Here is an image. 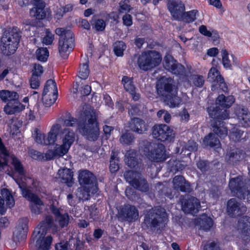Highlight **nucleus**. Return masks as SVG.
Segmentation results:
<instances>
[{
	"label": "nucleus",
	"instance_id": "34",
	"mask_svg": "<svg viewBox=\"0 0 250 250\" xmlns=\"http://www.w3.org/2000/svg\"><path fill=\"white\" fill-rule=\"evenodd\" d=\"M24 109V106L17 100L7 103L4 108V111L7 114L11 115L20 112Z\"/></svg>",
	"mask_w": 250,
	"mask_h": 250
},
{
	"label": "nucleus",
	"instance_id": "58",
	"mask_svg": "<svg viewBox=\"0 0 250 250\" xmlns=\"http://www.w3.org/2000/svg\"><path fill=\"white\" fill-rule=\"evenodd\" d=\"M221 54L222 56V62L223 65L226 68H230L231 67L230 62L228 58V53L227 51L223 49L221 50Z\"/></svg>",
	"mask_w": 250,
	"mask_h": 250
},
{
	"label": "nucleus",
	"instance_id": "21",
	"mask_svg": "<svg viewBox=\"0 0 250 250\" xmlns=\"http://www.w3.org/2000/svg\"><path fill=\"white\" fill-rule=\"evenodd\" d=\"M51 212L55 215L56 221L58 222L61 228L66 227L69 222L70 217L68 213H62V209L58 208L54 205L50 208Z\"/></svg>",
	"mask_w": 250,
	"mask_h": 250
},
{
	"label": "nucleus",
	"instance_id": "60",
	"mask_svg": "<svg viewBox=\"0 0 250 250\" xmlns=\"http://www.w3.org/2000/svg\"><path fill=\"white\" fill-rule=\"evenodd\" d=\"M129 0H125L120 3V8L119 12L122 13L129 12L130 10V6L129 5Z\"/></svg>",
	"mask_w": 250,
	"mask_h": 250
},
{
	"label": "nucleus",
	"instance_id": "26",
	"mask_svg": "<svg viewBox=\"0 0 250 250\" xmlns=\"http://www.w3.org/2000/svg\"><path fill=\"white\" fill-rule=\"evenodd\" d=\"M120 215L128 221H132L137 219L139 213L135 206L127 204L122 208L120 211Z\"/></svg>",
	"mask_w": 250,
	"mask_h": 250
},
{
	"label": "nucleus",
	"instance_id": "62",
	"mask_svg": "<svg viewBox=\"0 0 250 250\" xmlns=\"http://www.w3.org/2000/svg\"><path fill=\"white\" fill-rule=\"evenodd\" d=\"M105 25L103 20H98L94 23V27L97 31H103L105 28Z\"/></svg>",
	"mask_w": 250,
	"mask_h": 250
},
{
	"label": "nucleus",
	"instance_id": "14",
	"mask_svg": "<svg viewBox=\"0 0 250 250\" xmlns=\"http://www.w3.org/2000/svg\"><path fill=\"white\" fill-rule=\"evenodd\" d=\"M46 233L42 229H35L33 233L32 238L38 250H47L50 247L52 237L48 236L45 238Z\"/></svg>",
	"mask_w": 250,
	"mask_h": 250
},
{
	"label": "nucleus",
	"instance_id": "51",
	"mask_svg": "<svg viewBox=\"0 0 250 250\" xmlns=\"http://www.w3.org/2000/svg\"><path fill=\"white\" fill-rule=\"evenodd\" d=\"M126 48L125 43L122 41L116 42L114 44V52L116 56L118 57L122 56L124 54V51Z\"/></svg>",
	"mask_w": 250,
	"mask_h": 250
},
{
	"label": "nucleus",
	"instance_id": "44",
	"mask_svg": "<svg viewBox=\"0 0 250 250\" xmlns=\"http://www.w3.org/2000/svg\"><path fill=\"white\" fill-rule=\"evenodd\" d=\"M197 12V10H192L187 12L184 11L181 14V18L176 20L183 21L186 23L192 22L195 20Z\"/></svg>",
	"mask_w": 250,
	"mask_h": 250
},
{
	"label": "nucleus",
	"instance_id": "41",
	"mask_svg": "<svg viewBox=\"0 0 250 250\" xmlns=\"http://www.w3.org/2000/svg\"><path fill=\"white\" fill-rule=\"evenodd\" d=\"M212 219L206 215H203L201 218L198 219L197 225L200 229L208 230L212 226Z\"/></svg>",
	"mask_w": 250,
	"mask_h": 250
},
{
	"label": "nucleus",
	"instance_id": "35",
	"mask_svg": "<svg viewBox=\"0 0 250 250\" xmlns=\"http://www.w3.org/2000/svg\"><path fill=\"white\" fill-rule=\"evenodd\" d=\"M238 228L244 236H250V217H242L238 221Z\"/></svg>",
	"mask_w": 250,
	"mask_h": 250
},
{
	"label": "nucleus",
	"instance_id": "16",
	"mask_svg": "<svg viewBox=\"0 0 250 250\" xmlns=\"http://www.w3.org/2000/svg\"><path fill=\"white\" fill-rule=\"evenodd\" d=\"M208 78L210 81L212 82V90L220 89L223 91H227L228 87L224 82V80L219 74V72L216 68L212 67L210 69L208 74Z\"/></svg>",
	"mask_w": 250,
	"mask_h": 250
},
{
	"label": "nucleus",
	"instance_id": "61",
	"mask_svg": "<svg viewBox=\"0 0 250 250\" xmlns=\"http://www.w3.org/2000/svg\"><path fill=\"white\" fill-rule=\"evenodd\" d=\"M29 153L31 157L34 159L42 160L44 159L43 154L35 150H29Z\"/></svg>",
	"mask_w": 250,
	"mask_h": 250
},
{
	"label": "nucleus",
	"instance_id": "47",
	"mask_svg": "<svg viewBox=\"0 0 250 250\" xmlns=\"http://www.w3.org/2000/svg\"><path fill=\"white\" fill-rule=\"evenodd\" d=\"M1 192L2 197L5 198L6 205L9 208L13 207L15 205V200L10 191L6 188H3Z\"/></svg>",
	"mask_w": 250,
	"mask_h": 250
},
{
	"label": "nucleus",
	"instance_id": "3",
	"mask_svg": "<svg viewBox=\"0 0 250 250\" xmlns=\"http://www.w3.org/2000/svg\"><path fill=\"white\" fill-rule=\"evenodd\" d=\"M21 38V33L16 27L5 30L1 38L0 47L2 53L9 56L14 53L18 48Z\"/></svg>",
	"mask_w": 250,
	"mask_h": 250
},
{
	"label": "nucleus",
	"instance_id": "4",
	"mask_svg": "<svg viewBox=\"0 0 250 250\" xmlns=\"http://www.w3.org/2000/svg\"><path fill=\"white\" fill-rule=\"evenodd\" d=\"M56 34L60 36L59 42V51L61 56L66 59L74 46V37L72 32L65 28H58Z\"/></svg>",
	"mask_w": 250,
	"mask_h": 250
},
{
	"label": "nucleus",
	"instance_id": "38",
	"mask_svg": "<svg viewBox=\"0 0 250 250\" xmlns=\"http://www.w3.org/2000/svg\"><path fill=\"white\" fill-rule=\"evenodd\" d=\"M18 94L14 91L2 90L0 91V98L5 102H11L19 99Z\"/></svg>",
	"mask_w": 250,
	"mask_h": 250
},
{
	"label": "nucleus",
	"instance_id": "27",
	"mask_svg": "<svg viewBox=\"0 0 250 250\" xmlns=\"http://www.w3.org/2000/svg\"><path fill=\"white\" fill-rule=\"evenodd\" d=\"M229 137L233 142H241L247 140L249 136L247 132L240 127L235 126L230 130Z\"/></svg>",
	"mask_w": 250,
	"mask_h": 250
},
{
	"label": "nucleus",
	"instance_id": "17",
	"mask_svg": "<svg viewBox=\"0 0 250 250\" xmlns=\"http://www.w3.org/2000/svg\"><path fill=\"white\" fill-rule=\"evenodd\" d=\"M23 178H21V180L14 178L21 189L23 196L31 202L30 205H43V203L40 198L27 187L26 183L22 181Z\"/></svg>",
	"mask_w": 250,
	"mask_h": 250
},
{
	"label": "nucleus",
	"instance_id": "22",
	"mask_svg": "<svg viewBox=\"0 0 250 250\" xmlns=\"http://www.w3.org/2000/svg\"><path fill=\"white\" fill-rule=\"evenodd\" d=\"M209 115L212 120H222L229 118V112L228 109L217 105L210 107L208 109Z\"/></svg>",
	"mask_w": 250,
	"mask_h": 250
},
{
	"label": "nucleus",
	"instance_id": "59",
	"mask_svg": "<svg viewBox=\"0 0 250 250\" xmlns=\"http://www.w3.org/2000/svg\"><path fill=\"white\" fill-rule=\"evenodd\" d=\"M40 76L32 74L30 83L31 87L33 89L38 88L40 85Z\"/></svg>",
	"mask_w": 250,
	"mask_h": 250
},
{
	"label": "nucleus",
	"instance_id": "2",
	"mask_svg": "<svg viewBox=\"0 0 250 250\" xmlns=\"http://www.w3.org/2000/svg\"><path fill=\"white\" fill-rule=\"evenodd\" d=\"M173 80L170 77L160 78L156 85L158 94L164 98V102L170 107L178 106L182 102L181 98L177 96V92L172 85Z\"/></svg>",
	"mask_w": 250,
	"mask_h": 250
},
{
	"label": "nucleus",
	"instance_id": "33",
	"mask_svg": "<svg viewBox=\"0 0 250 250\" xmlns=\"http://www.w3.org/2000/svg\"><path fill=\"white\" fill-rule=\"evenodd\" d=\"M59 178L61 179L62 182L71 187L73 183V172L69 168H63L60 169L58 171Z\"/></svg>",
	"mask_w": 250,
	"mask_h": 250
},
{
	"label": "nucleus",
	"instance_id": "42",
	"mask_svg": "<svg viewBox=\"0 0 250 250\" xmlns=\"http://www.w3.org/2000/svg\"><path fill=\"white\" fill-rule=\"evenodd\" d=\"M92 193L90 188L87 186L78 188L76 192V196L80 200H87L90 196V193Z\"/></svg>",
	"mask_w": 250,
	"mask_h": 250
},
{
	"label": "nucleus",
	"instance_id": "56",
	"mask_svg": "<svg viewBox=\"0 0 250 250\" xmlns=\"http://www.w3.org/2000/svg\"><path fill=\"white\" fill-rule=\"evenodd\" d=\"M198 145L196 144L195 142L193 141H189L186 146H185V148H183L182 150V152L186 151L188 150V152L187 153V155H188L190 154V152L196 151L197 150ZM186 153V152H185Z\"/></svg>",
	"mask_w": 250,
	"mask_h": 250
},
{
	"label": "nucleus",
	"instance_id": "29",
	"mask_svg": "<svg viewBox=\"0 0 250 250\" xmlns=\"http://www.w3.org/2000/svg\"><path fill=\"white\" fill-rule=\"evenodd\" d=\"M48 229H52L54 232L57 231L58 227L51 215H46L35 229H42L45 233H46Z\"/></svg>",
	"mask_w": 250,
	"mask_h": 250
},
{
	"label": "nucleus",
	"instance_id": "54",
	"mask_svg": "<svg viewBox=\"0 0 250 250\" xmlns=\"http://www.w3.org/2000/svg\"><path fill=\"white\" fill-rule=\"evenodd\" d=\"M39 108L38 106H35L28 108L26 112V117L29 120H34L38 116Z\"/></svg>",
	"mask_w": 250,
	"mask_h": 250
},
{
	"label": "nucleus",
	"instance_id": "40",
	"mask_svg": "<svg viewBox=\"0 0 250 250\" xmlns=\"http://www.w3.org/2000/svg\"><path fill=\"white\" fill-rule=\"evenodd\" d=\"M58 96V90L55 82L51 79L48 80L44 85L42 95Z\"/></svg>",
	"mask_w": 250,
	"mask_h": 250
},
{
	"label": "nucleus",
	"instance_id": "55",
	"mask_svg": "<svg viewBox=\"0 0 250 250\" xmlns=\"http://www.w3.org/2000/svg\"><path fill=\"white\" fill-rule=\"evenodd\" d=\"M134 139V136L133 134L126 132L121 136L120 141L123 145H130L133 142Z\"/></svg>",
	"mask_w": 250,
	"mask_h": 250
},
{
	"label": "nucleus",
	"instance_id": "46",
	"mask_svg": "<svg viewBox=\"0 0 250 250\" xmlns=\"http://www.w3.org/2000/svg\"><path fill=\"white\" fill-rule=\"evenodd\" d=\"M135 156V153L133 151H129L125 154V163L131 168L135 167L138 164Z\"/></svg>",
	"mask_w": 250,
	"mask_h": 250
},
{
	"label": "nucleus",
	"instance_id": "57",
	"mask_svg": "<svg viewBox=\"0 0 250 250\" xmlns=\"http://www.w3.org/2000/svg\"><path fill=\"white\" fill-rule=\"evenodd\" d=\"M46 35L42 39V43L46 45L51 44L54 40V35L49 30L46 29Z\"/></svg>",
	"mask_w": 250,
	"mask_h": 250
},
{
	"label": "nucleus",
	"instance_id": "7",
	"mask_svg": "<svg viewBox=\"0 0 250 250\" xmlns=\"http://www.w3.org/2000/svg\"><path fill=\"white\" fill-rule=\"evenodd\" d=\"M124 176L126 181L135 189L142 192L149 191V184L141 173L133 170H127L125 172Z\"/></svg>",
	"mask_w": 250,
	"mask_h": 250
},
{
	"label": "nucleus",
	"instance_id": "36",
	"mask_svg": "<svg viewBox=\"0 0 250 250\" xmlns=\"http://www.w3.org/2000/svg\"><path fill=\"white\" fill-rule=\"evenodd\" d=\"M234 102V98L232 96H225L221 94L216 100L215 105L221 106L228 109Z\"/></svg>",
	"mask_w": 250,
	"mask_h": 250
},
{
	"label": "nucleus",
	"instance_id": "11",
	"mask_svg": "<svg viewBox=\"0 0 250 250\" xmlns=\"http://www.w3.org/2000/svg\"><path fill=\"white\" fill-rule=\"evenodd\" d=\"M153 137L161 141H172L175 137L173 130L165 124L156 125L152 128Z\"/></svg>",
	"mask_w": 250,
	"mask_h": 250
},
{
	"label": "nucleus",
	"instance_id": "32",
	"mask_svg": "<svg viewBox=\"0 0 250 250\" xmlns=\"http://www.w3.org/2000/svg\"><path fill=\"white\" fill-rule=\"evenodd\" d=\"M61 129V123H56L52 126L46 138V145L54 144L57 140L58 137H60V130Z\"/></svg>",
	"mask_w": 250,
	"mask_h": 250
},
{
	"label": "nucleus",
	"instance_id": "13",
	"mask_svg": "<svg viewBox=\"0 0 250 250\" xmlns=\"http://www.w3.org/2000/svg\"><path fill=\"white\" fill-rule=\"evenodd\" d=\"M79 181L81 185L90 188L92 193H96L98 190L96 177L87 170L80 171L79 175Z\"/></svg>",
	"mask_w": 250,
	"mask_h": 250
},
{
	"label": "nucleus",
	"instance_id": "39",
	"mask_svg": "<svg viewBox=\"0 0 250 250\" xmlns=\"http://www.w3.org/2000/svg\"><path fill=\"white\" fill-rule=\"evenodd\" d=\"M245 153L243 151L239 149H236L232 151L227 154V159L228 162L230 164H234L237 162L243 160L245 157Z\"/></svg>",
	"mask_w": 250,
	"mask_h": 250
},
{
	"label": "nucleus",
	"instance_id": "23",
	"mask_svg": "<svg viewBox=\"0 0 250 250\" xmlns=\"http://www.w3.org/2000/svg\"><path fill=\"white\" fill-rule=\"evenodd\" d=\"M127 126L130 130L138 134H143L147 130V125L145 122L139 118H132L128 122Z\"/></svg>",
	"mask_w": 250,
	"mask_h": 250
},
{
	"label": "nucleus",
	"instance_id": "45",
	"mask_svg": "<svg viewBox=\"0 0 250 250\" xmlns=\"http://www.w3.org/2000/svg\"><path fill=\"white\" fill-rule=\"evenodd\" d=\"M168 165L170 168V170L175 172L183 170L187 166L184 162L176 160H170L168 162Z\"/></svg>",
	"mask_w": 250,
	"mask_h": 250
},
{
	"label": "nucleus",
	"instance_id": "37",
	"mask_svg": "<svg viewBox=\"0 0 250 250\" xmlns=\"http://www.w3.org/2000/svg\"><path fill=\"white\" fill-rule=\"evenodd\" d=\"M205 81L204 77L198 74L190 75L188 79L189 85L195 88L202 87L204 84Z\"/></svg>",
	"mask_w": 250,
	"mask_h": 250
},
{
	"label": "nucleus",
	"instance_id": "6",
	"mask_svg": "<svg viewBox=\"0 0 250 250\" xmlns=\"http://www.w3.org/2000/svg\"><path fill=\"white\" fill-rule=\"evenodd\" d=\"M145 147L144 154L151 161L161 162L166 159L165 147L160 143H151L147 141L143 142Z\"/></svg>",
	"mask_w": 250,
	"mask_h": 250
},
{
	"label": "nucleus",
	"instance_id": "31",
	"mask_svg": "<svg viewBox=\"0 0 250 250\" xmlns=\"http://www.w3.org/2000/svg\"><path fill=\"white\" fill-rule=\"evenodd\" d=\"M122 83L125 90L131 95L132 99L134 101L138 100L140 96L135 91V87L133 84L132 79L127 76H124L122 79Z\"/></svg>",
	"mask_w": 250,
	"mask_h": 250
},
{
	"label": "nucleus",
	"instance_id": "30",
	"mask_svg": "<svg viewBox=\"0 0 250 250\" xmlns=\"http://www.w3.org/2000/svg\"><path fill=\"white\" fill-rule=\"evenodd\" d=\"M173 188L174 189L181 191H188L190 189V185L186 181L183 176H175L172 181Z\"/></svg>",
	"mask_w": 250,
	"mask_h": 250
},
{
	"label": "nucleus",
	"instance_id": "28",
	"mask_svg": "<svg viewBox=\"0 0 250 250\" xmlns=\"http://www.w3.org/2000/svg\"><path fill=\"white\" fill-rule=\"evenodd\" d=\"M210 126L213 132L220 138H223L227 135L228 129L225 126L224 122L211 120Z\"/></svg>",
	"mask_w": 250,
	"mask_h": 250
},
{
	"label": "nucleus",
	"instance_id": "53",
	"mask_svg": "<svg viewBox=\"0 0 250 250\" xmlns=\"http://www.w3.org/2000/svg\"><path fill=\"white\" fill-rule=\"evenodd\" d=\"M58 96L47 95H42V101L43 105L45 107H50L53 105L57 100Z\"/></svg>",
	"mask_w": 250,
	"mask_h": 250
},
{
	"label": "nucleus",
	"instance_id": "9",
	"mask_svg": "<svg viewBox=\"0 0 250 250\" xmlns=\"http://www.w3.org/2000/svg\"><path fill=\"white\" fill-rule=\"evenodd\" d=\"M28 218L26 217L19 220L13 232L12 239L6 241V244L8 247L14 248L18 242L26 238L28 230Z\"/></svg>",
	"mask_w": 250,
	"mask_h": 250
},
{
	"label": "nucleus",
	"instance_id": "24",
	"mask_svg": "<svg viewBox=\"0 0 250 250\" xmlns=\"http://www.w3.org/2000/svg\"><path fill=\"white\" fill-rule=\"evenodd\" d=\"M33 3L35 7L30 10L31 15L38 20L44 19L46 15L45 3L42 0H33Z\"/></svg>",
	"mask_w": 250,
	"mask_h": 250
},
{
	"label": "nucleus",
	"instance_id": "1",
	"mask_svg": "<svg viewBox=\"0 0 250 250\" xmlns=\"http://www.w3.org/2000/svg\"><path fill=\"white\" fill-rule=\"evenodd\" d=\"M77 112L78 118L68 114L65 119L62 120L60 137L62 144L55 149V153L59 155L65 154L75 140V132L72 127L76 126V130L89 141H96L99 137L98 115L93 108L84 104Z\"/></svg>",
	"mask_w": 250,
	"mask_h": 250
},
{
	"label": "nucleus",
	"instance_id": "18",
	"mask_svg": "<svg viewBox=\"0 0 250 250\" xmlns=\"http://www.w3.org/2000/svg\"><path fill=\"white\" fill-rule=\"evenodd\" d=\"M246 211V207L235 198L230 199L227 202V212L230 217H236L244 214Z\"/></svg>",
	"mask_w": 250,
	"mask_h": 250
},
{
	"label": "nucleus",
	"instance_id": "15",
	"mask_svg": "<svg viewBox=\"0 0 250 250\" xmlns=\"http://www.w3.org/2000/svg\"><path fill=\"white\" fill-rule=\"evenodd\" d=\"M164 66L166 69L175 75L187 76L185 67L178 63L170 55H167L165 57Z\"/></svg>",
	"mask_w": 250,
	"mask_h": 250
},
{
	"label": "nucleus",
	"instance_id": "19",
	"mask_svg": "<svg viewBox=\"0 0 250 250\" xmlns=\"http://www.w3.org/2000/svg\"><path fill=\"white\" fill-rule=\"evenodd\" d=\"M201 206L199 200L195 197H191L185 199L182 202V209L186 213L195 214Z\"/></svg>",
	"mask_w": 250,
	"mask_h": 250
},
{
	"label": "nucleus",
	"instance_id": "5",
	"mask_svg": "<svg viewBox=\"0 0 250 250\" xmlns=\"http://www.w3.org/2000/svg\"><path fill=\"white\" fill-rule=\"evenodd\" d=\"M167 213L162 208H153L147 211L144 219V224L148 229L154 230L167 221Z\"/></svg>",
	"mask_w": 250,
	"mask_h": 250
},
{
	"label": "nucleus",
	"instance_id": "43",
	"mask_svg": "<svg viewBox=\"0 0 250 250\" xmlns=\"http://www.w3.org/2000/svg\"><path fill=\"white\" fill-rule=\"evenodd\" d=\"M204 144L207 146H220V141L219 139L216 137L215 135L210 133L208 136H206L203 141Z\"/></svg>",
	"mask_w": 250,
	"mask_h": 250
},
{
	"label": "nucleus",
	"instance_id": "12",
	"mask_svg": "<svg viewBox=\"0 0 250 250\" xmlns=\"http://www.w3.org/2000/svg\"><path fill=\"white\" fill-rule=\"evenodd\" d=\"M229 187L232 192L240 199H249L250 198V191L243 184L241 176L231 178L229 183Z\"/></svg>",
	"mask_w": 250,
	"mask_h": 250
},
{
	"label": "nucleus",
	"instance_id": "63",
	"mask_svg": "<svg viewBox=\"0 0 250 250\" xmlns=\"http://www.w3.org/2000/svg\"><path fill=\"white\" fill-rule=\"evenodd\" d=\"M204 250H222L215 242L207 243L204 246Z\"/></svg>",
	"mask_w": 250,
	"mask_h": 250
},
{
	"label": "nucleus",
	"instance_id": "8",
	"mask_svg": "<svg viewBox=\"0 0 250 250\" xmlns=\"http://www.w3.org/2000/svg\"><path fill=\"white\" fill-rule=\"evenodd\" d=\"M160 54L155 51L144 52L139 57L138 64L143 70H147L158 66L161 62Z\"/></svg>",
	"mask_w": 250,
	"mask_h": 250
},
{
	"label": "nucleus",
	"instance_id": "20",
	"mask_svg": "<svg viewBox=\"0 0 250 250\" xmlns=\"http://www.w3.org/2000/svg\"><path fill=\"white\" fill-rule=\"evenodd\" d=\"M167 7L175 20L180 19L181 14L185 11V4L181 0H168Z\"/></svg>",
	"mask_w": 250,
	"mask_h": 250
},
{
	"label": "nucleus",
	"instance_id": "50",
	"mask_svg": "<svg viewBox=\"0 0 250 250\" xmlns=\"http://www.w3.org/2000/svg\"><path fill=\"white\" fill-rule=\"evenodd\" d=\"M33 137L35 142L39 144L46 145L45 136L39 129L35 128L33 133Z\"/></svg>",
	"mask_w": 250,
	"mask_h": 250
},
{
	"label": "nucleus",
	"instance_id": "10",
	"mask_svg": "<svg viewBox=\"0 0 250 250\" xmlns=\"http://www.w3.org/2000/svg\"><path fill=\"white\" fill-rule=\"evenodd\" d=\"M0 170L3 166L7 164L8 161L14 166L15 171L18 173L21 178L24 176V170L20 161L13 155H9L0 138Z\"/></svg>",
	"mask_w": 250,
	"mask_h": 250
},
{
	"label": "nucleus",
	"instance_id": "49",
	"mask_svg": "<svg viewBox=\"0 0 250 250\" xmlns=\"http://www.w3.org/2000/svg\"><path fill=\"white\" fill-rule=\"evenodd\" d=\"M119 169V160L115 152H112L110 158L109 169L112 173L117 171Z\"/></svg>",
	"mask_w": 250,
	"mask_h": 250
},
{
	"label": "nucleus",
	"instance_id": "25",
	"mask_svg": "<svg viewBox=\"0 0 250 250\" xmlns=\"http://www.w3.org/2000/svg\"><path fill=\"white\" fill-rule=\"evenodd\" d=\"M235 112L240 124L245 127L250 126V113L248 109L243 106L238 105Z\"/></svg>",
	"mask_w": 250,
	"mask_h": 250
},
{
	"label": "nucleus",
	"instance_id": "52",
	"mask_svg": "<svg viewBox=\"0 0 250 250\" xmlns=\"http://www.w3.org/2000/svg\"><path fill=\"white\" fill-rule=\"evenodd\" d=\"M36 55L39 61L45 62L49 56V52L46 48L41 47L37 50Z\"/></svg>",
	"mask_w": 250,
	"mask_h": 250
},
{
	"label": "nucleus",
	"instance_id": "64",
	"mask_svg": "<svg viewBox=\"0 0 250 250\" xmlns=\"http://www.w3.org/2000/svg\"><path fill=\"white\" fill-rule=\"evenodd\" d=\"M90 211V218L95 220L98 217V211L97 210V208H96L95 205H92L89 208Z\"/></svg>",
	"mask_w": 250,
	"mask_h": 250
},
{
	"label": "nucleus",
	"instance_id": "48",
	"mask_svg": "<svg viewBox=\"0 0 250 250\" xmlns=\"http://www.w3.org/2000/svg\"><path fill=\"white\" fill-rule=\"evenodd\" d=\"M89 74L88 61L86 59L84 62L80 65L79 77L82 79L85 80L87 78Z\"/></svg>",
	"mask_w": 250,
	"mask_h": 250
}]
</instances>
